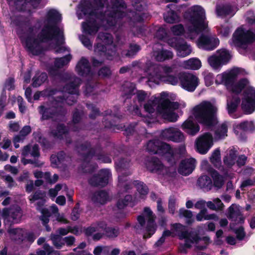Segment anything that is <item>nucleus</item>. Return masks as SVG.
<instances>
[{"label": "nucleus", "mask_w": 255, "mask_h": 255, "mask_svg": "<svg viewBox=\"0 0 255 255\" xmlns=\"http://www.w3.org/2000/svg\"><path fill=\"white\" fill-rule=\"evenodd\" d=\"M46 195L44 192H41L40 191L36 192L34 194L31 195L29 197V199L31 203H33L34 205H37V209L39 210L41 214V220L43 222L44 225L45 226L46 229L47 231H50V228L48 227L46 224L49 222L48 218L51 216L50 211L53 214H56L57 216V220L60 222H62L64 223H67V222L66 219H64L63 217H60L59 215L58 214V209L57 207L53 205L50 208V211L48 209L42 208V206L44 205L45 202V198Z\"/></svg>", "instance_id": "9d476101"}, {"label": "nucleus", "mask_w": 255, "mask_h": 255, "mask_svg": "<svg viewBox=\"0 0 255 255\" xmlns=\"http://www.w3.org/2000/svg\"><path fill=\"white\" fill-rule=\"evenodd\" d=\"M175 72L174 65L160 66L148 62L145 67L147 82L150 87H154L161 82L175 85L180 81L181 87L189 92L195 91L199 83L198 77L190 73H180L178 77L171 75Z\"/></svg>", "instance_id": "7ed1b4c3"}, {"label": "nucleus", "mask_w": 255, "mask_h": 255, "mask_svg": "<svg viewBox=\"0 0 255 255\" xmlns=\"http://www.w3.org/2000/svg\"><path fill=\"white\" fill-rule=\"evenodd\" d=\"M105 230L106 235L110 238H115L118 236L119 232L118 229L112 228H106V225L104 222L98 224L96 226H91L86 230V234L90 235L96 231H101Z\"/></svg>", "instance_id": "5701e85b"}, {"label": "nucleus", "mask_w": 255, "mask_h": 255, "mask_svg": "<svg viewBox=\"0 0 255 255\" xmlns=\"http://www.w3.org/2000/svg\"><path fill=\"white\" fill-rule=\"evenodd\" d=\"M152 56L157 61L162 62L166 60L172 58V52L164 49L159 44H155L153 47Z\"/></svg>", "instance_id": "4be33fe9"}, {"label": "nucleus", "mask_w": 255, "mask_h": 255, "mask_svg": "<svg viewBox=\"0 0 255 255\" xmlns=\"http://www.w3.org/2000/svg\"><path fill=\"white\" fill-rule=\"evenodd\" d=\"M175 99V95L167 92L152 97L144 105V109L149 114L153 113L155 109L157 112L164 119L171 122H176L178 118L175 110L183 109L186 104L184 102H172Z\"/></svg>", "instance_id": "0eeeda50"}, {"label": "nucleus", "mask_w": 255, "mask_h": 255, "mask_svg": "<svg viewBox=\"0 0 255 255\" xmlns=\"http://www.w3.org/2000/svg\"><path fill=\"white\" fill-rule=\"evenodd\" d=\"M198 184L202 188H210L212 186V180L208 176L203 175L198 179Z\"/></svg>", "instance_id": "37998d69"}, {"label": "nucleus", "mask_w": 255, "mask_h": 255, "mask_svg": "<svg viewBox=\"0 0 255 255\" xmlns=\"http://www.w3.org/2000/svg\"><path fill=\"white\" fill-rule=\"evenodd\" d=\"M116 50L112 35L108 33H99L97 44L94 47L95 54L97 56L106 57L107 59H112L110 57L116 54Z\"/></svg>", "instance_id": "9b49d317"}, {"label": "nucleus", "mask_w": 255, "mask_h": 255, "mask_svg": "<svg viewBox=\"0 0 255 255\" xmlns=\"http://www.w3.org/2000/svg\"><path fill=\"white\" fill-rule=\"evenodd\" d=\"M47 76L46 73H37L33 78V86L37 87L40 86L47 80Z\"/></svg>", "instance_id": "a19ab883"}, {"label": "nucleus", "mask_w": 255, "mask_h": 255, "mask_svg": "<svg viewBox=\"0 0 255 255\" xmlns=\"http://www.w3.org/2000/svg\"><path fill=\"white\" fill-rule=\"evenodd\" d=\"M218 33L222 36L226 37L229 35L230 32V29L227 23L221 25L218 27Z\"/></svg>", "instance_id": "5fc2aeb1"}, {"label": "nucleus", "mask_w": 255, "mask_h": 255, "mask_svg": "<svg viewBox=\"0 0 255 255\" xmlns=\"http://www.w3.org/2000/svg\"><path fill=\"white\" fill-rule=\"evenodd\" d=\"M66 129L61 124L59 125L56 128V130H52V133L54 136L57 138H63V135H66Z\"/></svg>", "instance_id": "3c124183"}, {"label": "nucleus", "mask_w": 255, "mask_h": 255, "mask_svg": "<svg viewBox=\"0 0 255 255\" xmlns=\"http://www.w3.org/2000/svg\"><path fill=\"white\" fill-rule=\"evenodd\" d=\"M110 248L108 247L98 246L94 251L95 255H108Z\"/></svg>", "instance_id": "864d4df0"}, {"label": "nucleus", "mask_w": 255, "mask_h": 255, "mask_svg": "<svg viewBox=\"0 0 255 255\" xmlns=\"http://www.w3.org/2000/svg\"><path fill=\"white\" fill-rule=\"evenodd\" d=\"M51 240L54 246L58 249H60L65 245L64 238L59 235H51Z\"/></svg>", "instance_id": "de8ad7c7"}, {"label": "nucleus", "mask_w": 255, "mask_h": 255, "mask_svg": "<svg viewBox=\"0 0 255 255\" xmlns=\"http://www.w3.org/2000/svg\"><path fill=\"white\" fill-rule=\"evenodd\" d=\"M43 248L46 251L47 255H60L59 251L53 250L48 244H44Z\"/></svg>", "instance_id": "e2e57ef3"}, {"label": "nucleus", "mask_w": 255, "mask_h": 255, "mask_svg": "<svg viewBox=\"0 0 255 255\" xmlns=\"http://www.w3.org/2000/svg\"><path fill=\"white\" fill-rule=\"evenodd\" d=\"M146 149L150 152L164 156L167 158L174 157L176 153V151L168 144L158 140L149 141L147 144Z\"/></svg>", "instance_id": "ddd939ff"}, {"label": "nucleus", "mask_w": 255, "mask_h": 255, "mask_svg": "<svg viewBox=\"0 0 255 255\" xmlns=\"http://www.w3.org/2000/svg\"><path fill=\"white\" fill-rule=\"evenodd\" d=\"M92 199L95 203L104 204L109 200V196L106 192L101 191L95 193L92 196Z\"/></svg>", "instance_id": "c9c22d12"}, {"label": "nucleus", "mask_w": 255, "mask_h": 255, "mask_svg": "<svg viewBox=\"0 0 255 255\" xmlns=\"http://www.w3.org/2000/svg\"><path fill=\"white\" fill-rule=\"evenodd\" d=\"M29 155L34 158L39 157L40 154L37 145L34 144L32 147L29 145L24 146L21 150V161L24 165L30 163L34 164L35 167H40L43 165V163L37 159L26 158Z\"/></svg>", "instance_id": "2eb2a0df"}, {"label": "nucleus", "mask_w": 255, "mask_h": 255, "mask_svg": "<svg viewBox=\"0 0 255 255\" xmlns=\"http://www.w3.org/2000/svg\"><path fill=\"white\" fill-rule=\"evenodd\" d=\"M61 20V15L58 11L55 9L48 10L43 21L44 27L40 33L38 34L37 28L29 23L12 18L11 24L12 26L17 27L16 32L22 44L33 55H38L42 52V42H50L55 51L61 53L67 48L62 46L64 43L63 29L57 26Z\"/></svg>", "instance_id": "f257e3e1"}, {"label": "nucleus", "mask_w": 255, "mask_h": 255, "mask_svg": "<svg viewBox=\"0 0 255 255\" xmlns=\"http://www.w3.org/2000/svg\"><path fill=\"white\" fill-rule=\"evenodd\" d=\"M171 234L172 232L168 230L165 231L162 234V236L155 243V245L157 246H159L162 245V243L164 242L165 237L171 236Z\"/></svg>", "instance_id": "0e129e2a"}, {"label": "nucleus", "mask_w": 255, "mask_h": 255, "mask_svg": "<svg viewBox=\"0 0 255 255\" xmlns=\"http://www.w3.org/2000/svg\"><path fill=\"white\" fill-rule=\"evenodd\" d=\"M31 131V127L29 126H25L23 127L21 130L20 131L19 136L23 138V140L25 138V137Z\"/></svg>", "instance_id": "680f3d73"}, {"label": "nucleus", "mask_w": 255, "mask_h": 255, "mask_svg": "<svg viewBox=\"0 0 255 255\" xmlns=\"http://www.w3.org/2000/svg\"><path fill=\"white\" fill-rule=\"evenodd\" d=\"M80 39L83 44L85 47H86L88 49H90L92 48V43L89 38H88L85 36L82 35L80 37Z\"/></svg>", "instance_id": "338daca9"}, {"label": "nucleus", "mask_w": 255, "mask_h": 255, "mask_svg": "<svg viewBox=\"0 0 255 255\" xmlns=\"http://www.w3.org/2000/svg\"><path fill=\"white\" fill-rule=\"evenodd\" d=\"M39 112L42 115V118L43 120H47L49 118H53L56 113H55L56 108L51 107L48 108L46 106H41L39 108Z\"/></svg>", "instance_id": "f704fd0d"}, {"label": "nucleus", "mask_w": 255, "mask_h": 255, "mask_svg": "<svg viewBox=\"0 0 255 255\" xmlns=\"http://www.w3.org/2000/svg\"><path fill=\"white\" fill-rule=\"evenodd\" d=\"M5 224L18 223L22 216V212L19 207L4 209L2 212Z\"/></svg>", "instance_id": "6ab92c4d"}, {"label": "nucleus", "mask_w": 255, "mask_h": 255, "mask_svg": "<svg viewBox=\"0 0 255 255\" xmlns=\"http://www.w3.org/2000/svg\"><path fill=\"white\" fill-rule=\"evenodd\" d=\"M206 205L210 209L214 211H221L224 208V204L219 198H215L212 201H208Z\"/></svg>", "instance_id": "58836bf2"}, {"label": "nucleus", "mask_w": 255, "mask_h": 255, "mask_svg": "<svg viewBox=\"0 0 255 255\" xmlns=\"http://www.w3.org/2000/svg\"><path fill=\"white\" fill-rule=\"evenodd\" d=\"M34 177L37 178H44L46 180V179L49 178V173L48 172L43 173L42 172L36 170L33 172Z\"/></svg>", "instance_id": "69168bd1"}, {"label": "nucleus", "mask_w": 255, "mask_h": 255, "mask_svg": "<svg viewBox=\"0 0 255 255\" xmlns=\"http://www.w3.org/2000/svg\"><path fill=\"white\" fill-rule=\"evenodd\" d=\"M196 219L198 221H202L203 220H213L217 221L218 218L215 214H207V210L204 209L196 215Z\"/></svg>", "instance_id": "e433bc0d"}, {"label": "nucleus", "mask_w": 255, "mask_h": 255, "mask_svg": "<svg viewBox=\"0 0 255 255\" xmlns=\"http://www.w3.org/2000/svg\"><path fill=\"white\" fill-rule=\"evenodd\" d=\"M64 158V153L63 152H60L57 155H52L50 158L52 166L54 167L59 166Z\"/></svg>", "instance_id": "49530a36"}, {"label": "nucleus", "mask_w": 255, "mask_h": 255, "mask_svg": "<svg viewBox=\"0 0 255 255\" xmlns=\"http://www.w3.org/2000/svg\"><path fill=\"white\" fill-rule=\"evenodd\" d=\"M217 107L214 103L203 101L191 110V116L182 125L183 130L191 135H195L200 130V126L193 121V118L200 124L207 127L217 123Z\"/></svg>", "instance_id": "423d86ee"}, {"label": "nucleus", "mask_w": 255, "mask_h": 255, "mask_svg": "<svg viewBox=\"0 0 255 255\" xmlns=\"http://www.w3.org/2000/svg\"><path fill=\"white\" fill-rule=\"evenodd\" d=\"M80 83V79L75 78L72 81V83L66 85L64 87L63 92L67 93L68 95L65 99L66 102L68 105H72L76 101L78 96L77 87Z\"/></svg>", "instance_id": "aec40b11"}, {"label": "nucleus", "mask_w": 255, "mask_h": 255, "mask_svg": "<svg viewBox=\"0 0 255 255\" xmlns=\"http://www.w3.org/2000/svg\"><path fill=\"white\" fill-rule=\"evenodd\" d=\"M107 0H93L91 7H79L77 14L79 19L85 18L82 23L83 30L89 34L96 33L100 27L114 29L120 26V20L124 17L129 23L142 20L137 12H127L126 5L122 0H111L112 6H105ZM130 24H131L130 23Z\"/></svg>", "instance_id": "f03ea898"}, {"label": "nucleus", "mask_w": 255, "mask_h": 255, "mask_svg": "<svg viewBox=\"0 0 255 255\" xmlns=\"http://www.w3.org/2000/svg\"><path fill=\"white\" fill-rule=\"evenodd\" d=\"M135 186L137 192L134 197V202H138L141 200H144L148 193V188L147 186L143 182L139 181H135Z\"/></svg>", "instance_id": "cd10ccee"}, {"label": "nucleus", "mask_w": 255, "mask_h": 255, "mask_svg": "<svg viewBox=\"0 0 255 255\" xmlns=\"http://www.w3.org/2000/svg\"><path fill=\"white\" fill-rule=\"evenodd\" d=\"M176 200L174 196H171L169 199L168 209L169 212L173 214L175 211V205Z\"/></svg>", "instance_id": "052dcab7"}, {"label": "nucleus", "mask_w": 255, "mask_h": 255, "mask_svg": "<svg viewBox=\"0 0 255 255\" xmlns=\"http://www.w3.org/2000/svg\"><path fill=\"white\" fill-rule=\"evenodd\" d=\"M228 217L238 223H242L244 221L240 207L237 205L233 204L229 207Z\"/></svg>", "instance_id": "c85d7f7f"}, {"label": "nucleus", "mask_w": 255, "mask_h": 255, "mask_svg": "<svg viewBox=\"0 0 255 255\" xmlns=\"http://www.w3.org/2000/svg\"><path fill=\"white\" fill-rule=\"evenodd\" d=\"M167 43L175 49L177 55L179 57H185L192 52V49L190 45L183 39L172 37L167 40Z\"/></svg>", "instance_id": "dca6fc26"}, {"label": "nucleus", "mask_w": 255, "mask_h": 255, "mask_svg": "<svg viewBox=\"0 0 255 255\" xmlns=\"http://www.w3.org/2000/svg\"><path fill=\"white\" fill-rule=\"evenodd\" d=\"M8 233L10 234L11 238L15 240H22L25 233L21 229H9Z\"/></svg>", "instance_id": "c03bdc74"}, {"label": "nucleus", "mask_w": 255, "mask_h": 255, "mask_svg": "<svg viewBox=\"0 0 255 255\" xmlns=\"http://www.w3.org/2000/svg\"><path fill=\"white\" fill-rule=\"evenodd\" d=\"M232 96V99H231L229 97L227 100V107L230 114L233 113L235 111L240 103V99L237 96Z\"/></svg>", "instance_id": "ea45409f"}, {"label": "nucleus", "mask_w": 255, "mask_h": 255, "mask_svg": "<svg viewBox=\"0 0 255 255\" xmlns=\"http://www.w3.org/2000/svg\"><path fill=\"white\" fill-rule=\"evenodd\" d=\"M255 40V35L241 26L234 32L230 44L236 47L241 53L247 54L251 58L255 60V49L252 46Z\"/></svg>", "instance_id": "6e6552de"}, {"label": "nucleus", "mask_w": 255, "mask_h": 255, "mask_svg": "<svg viewBox=\"0 0 255 255\" xmlns=\"http://www.w3.org/2000/svg\"><path fill=\"white\" fill-rule=\"evenodd\" d=\"M162 136L164 139L175 142H180L184 139L183 133L174 128H170L163 130Z\"/></svg>", "instance_id": "a878e982"}, {"label": "nucleus", "mask_w": 255, "mask_h": 255, "mask_svg": "<svg viewBox=\"0 0 255 255\" xmlns=\"http://www.w3.org/2000/svg\"><path fill=\"white\" fill-rule=\"evenodd\" d=\"M71 59V56L70 54L65 57L55 59V66L57 68H60L67 65Z\"/></svg>", "instance_id": "09e8293b"}, {"label": "nucleus", "mask_w": 255, "mask_h": 255, "mask_svg": "<svg viewBox=\"0 0 255 255\" xmlns=\"http://www.w3.org/2000/svg\"><path fill=\"white\" fill-rule=\"evenodd\" d=\"M172 233H175L179 237L180 239L185 240V246L189 248L195 246L199 249H203L210 242L208 237L203 238L198 237L197 234L194 232L188 233L187 232L186 227L180 224H175L172 226Z\"/></svg>", "instance_id": "1a4fd4ad"}, {"label": "nucleus", "mask_w": 255, "mask_h": 255, "mask_svg": "<svg viewBox=\"0 0 255 255\" xmlns=\"http://www.w3.org/2000/svg\"><path fill=\"white\" fill-rule=\"evenodd\" d=\"M236 161V151L232 149L227 150L226 155L223 159L224 165L227 167L230 168L235 164Z\"/></svg>", "instance_id": "72a5a7b5"}, {"label": "nucleus", "mask_w": 255, "mask_h": 255, "mask_svg": "<svg viewBox=\"0 0 255 255\" xmlns=\"http://www.w3.org/2000/svg\"><path fill=\"white\" fill-rule=\"evenodd\" d=\"M76 70L78 73L81 76L88 74L90 72V66L88 60L82 58L78 63Z\"/></svg>", "instance_id": "473e14b6"}, {"label": "nucleus", "mask_w": 255, "mask_h": 255, "mask_svg": "<svg viewBox=\"0 0 255 255\" xmlns=\"http://www.w3.org/2000/svg\"><path fill=\"white\" fill-rule=\"evenodd\" d=\"M237 9L236 7H233L230 5L223 6H217L216 8V13L220 16H233Z\"/></svg>", "instance_id": "7c9ffc66"}, {"label": "nucleus", "mask_w": 255, "mask_h": 255, "mask_svg": "<svg viewBox=\"0 0 255 255\" xmlns=\"http://www.w3.org/2000/svg\"><path fill=\"white\" fill-rule=\"evenodd\" d=\"M173 6V4L167 5L166 11L163 16L165 21L169 23H177L180 21V17L179 14L170 9V6Z\"/></svg>", "instance_id": "c756f323"}, {"label": "nucleus", "mask_w": 255, "mask_h": 255, "mask_svg": "<svg viewBox=\"0 0 255 255\" xmlns=\"http://www.w3.org/2000/svg\"><path fill=\"white\" fill-rule=\"evenodd\" d=\"M111 174L108 169H102L98 176L93 177L89 181L94 186H105L109 182Z\"/></svg>", "instance_id": "b1692460"}, {"label": "nucleus", "mask_w": 255, "mask_h": 255, "mask_svg": "<svg viewBox=\"0 0 255 255\" xmlns=\"http://www.w3.org/2000/svg\"><path fill=\"white\" fill-rule=\"evenodd\" d=\"M212 176L213 178L215 185L217 187L221 186L223 182L222 177L219 175L216 171H213L212 173Z\"/></svg>", "instance_id": "13d9d810"}, {"label": "nucleus", "mask_w": 255, "mask_h": 255, "mask_svg": "<svg viewBox=\"0 0 255 255\" xmlns=\"http://www.w3.org/2000/svg\"><path fill=\"white\" fill-rule=\"evenodd\" d=\"M230 52L225 49L217 50L215 53L209 57L208 62L215 70L220 69L223 65L226 64L231 59Z\"/></svg>", "instance_id": "4468645a"}, {"label": "nucleus", "mask_w": 255, "mask_h": 255, "mask_svg": "<svg viewBox=\"0 0 255 255\" xmlns=\"http://www.w3.org/2000/svg\"><path fill=\"white\" fill-rule=\"evenodd\" d=\"M213 145V138L210 132H205L198 136L195 140L197 151L202 154L208 152Z\"/></svg>", "instance_id": "f3484780"}, {"label": "nucleus", "mask_w": 255, "mask_h": 255, "mask_svg": "<svg viewBox=\"0 0 255 255\" xmlns=\"http://www.w3.org/2000/svg\"><path fill=\"white\" fill-rule=\"evenodd\" d=\"M10 3L13 1L16 8L18 10H25L27 9L30 11L31 8L37 7L40 2V0H7Z\"/></svg>", "instance_id": "393cba45"}, {"label": "nucleus", "mask_w": 255, "mask_h": 255, "mask_svg": "<svg viewBox=\"0 0 255 255\" xmlns=\"http://www.w3.org/2000/svg\"><path fill=\"white\" fill-rule=\"evenodd\" d=\"M166 32L165 29L163 27H160L157 29V31L155 34V36L157 38L160 40H164L167 42V40L169 38H166Z\"/></svg>", "instance_id": "4d7b16f0"}, {"label": "nucleus", "mask_w": 255, "mask_h": 255, "mask_svg": "<svg viewBox=\"0 0 255 255\" xmlns=\"http://www.w3.org/2000/svg\"><path fill=\"white\" fill-rule=\"evenodd\" d=\"M184 18L186 21L185 27L182 24H177L170 28L172 34L176 36H182L186 39H194L199 33L208 28L205 19V11L199 5L191 7L184 13Z\"/></svg>", "instance_id": "39448f33"}, {"label": "nucleus", "mask_w": 255, "mask_h": 255, "mask_svg": "<svg viewBox=\"0 0 255 255\" xmlns=\"http://www.w3.org/2000/svg\"><path fill=\"white\" fill-rule=\"evenodd\" d=\"M131 200V196L129 195H126L125 196L124 199L121 198L118 200L117 204V207L119 209H123Z\"/></svg>", "instance_id": "603ef678"}, {"label": "nucleus", "mask_w": 255, "mask_h": 255, "mask_svg": "<svg viewBox=\"0 0 255 255\" xmlns=\"http://www.w3.org/2000/svg\"><path fill=\"white\" fill-rule=\"evenodd\" d=\"M255 128V125L253 122H245L240 124L237 125L234 130L236 134H238L239 130L243 131H252Z\"/></svg>", "instance_id": "4c0bfd02"}, {"label": "nucleus", "mask_w": 255, "mask_h": 255, "mask_svg": "<svg viewBox=\"0 0 255 255\" xmlns=\"http://www.w3.org/2000/svg\"><path fill=\"white\" fill-rule=\"evenodd\" d=\"M218 38L215 36L201 35L197 41V45L199 48L206 50H212L219 44Z\"/></svg>", "instance_id": "412c9836"}, {"label": "nucleus", "mask_w": 255, "mask_h": 255, "mask_svg": "<svg viewBox=\"0 0 255 255\" xmlns=\"http://www.w3.org/2000/svg\"><path fill=\"white\" fill-rule=\"evenodd\" d=\"M140 49L139 46L136 44L131 45L129 50L125 54L128 57H132L139 51Z\"/></svg>", "instance_id": "bf43d9fd"}, {"label": "nucleus", "mask_w": 255, "mask_h": 255, "mask_svg": "<svg viewBox=\"0 0 255 255\" xmlns=\"http://www.w3.org/2000/svg\"><path fill=\"white\" fill-rule=\"evenodd\" d=\"M179 214L180 217H184L186 219L187 223L189 224L192 222L193 214L191 211L185 209H181L179 210Z\"/></svg>", "instance_id": "8fccbe9b"}, {"label": "nucleus", "mask_w": 255, "mask_h": 255, "mask_svg": "<svg viewBox=\"0 0 255 255\" xmlns=\"http://www.w3.org/2000/svg\"><path fill=\"white\" fill-rule=\"evenodd\" d=\"M195 163L196 161L193 158L182 160L180 164L178 172L185 176L191 174L195 168Z\"/></svg>", "instance_id": "bb28decb"}, {"label": "nucleus", "mask_w": 255, "mask_h": 255, "mask_svg": "<svg viewBox=\"0 0 255 255\" xmlns=\"http://www.w3.org/2000/svg\"><path fill=\"white\" fill-rule=\"evenodd\" d=\"M210 161L216 167H219L221 164V154L219 149H215L210 157Z\"/></svg>", "instance_id": "79ce46f5"}, {"label": "nucleus", "mask_w": 255, "mask_h": 255, "mask_svg": "<svg viewBox=\"0 0 255 255\" xmlns=\"http://www.w3.org/2000/svg\"><path fill=\"white\" fill-rule=\"evenodd\" d=\"M202 66L201 61L197 58H190L182 63V67L186 69L197 70Z\"/></svg>", "instance_id": "2f4dec72"}, {"label": "nucleus", "mask_w": 255, "mask_h": 255, "mask_svg": "<svg viewBox=\"0 0 255 255\" xmlns=\"http://www.w3.org/2000/svg\"><path fill=\"white\" fill-rule=\"evenodd\" d=\"M227 132V124L224 123L222 124L218 127V129L215 132V138L217 139H221L224 138L226 136Z\"/></svg>", "instance_id": "a18cd8bd"}, {"label": "nucleus", "mask_w": 255, "mask_h": 255, "mask_svg": "<svg viewBox=\"0 0 255 255\" xmlns=\"http://www.w3.org/2000/svg\"><path fill=\"white\" fill-rule=\"evenodd\" d=\"M241 72V69L236 68L217 75L215 82L217 84H224L233 94L240 93L245 89L242 103V108L246 114H251L255 110V88L250 85L247 79H243L235 82Z\"/></svg>", "instance_id": "20e7f679"}, {"label": "nucleus", "mask_w": 255, "mask_h": 255, "mask_svg": "<svg viewBox=\"0 0 255 255\" xmlns=\"http://www.w3.org/2000/svg\"><path fill=\"white\" fill-rule=\"evenodd\" d=\"M146 166L148 170L151 172H158L159 173H164L166 171V174L173 177L176 175V170L174 167H171L169 171H167V169L165 168L161 163V162L156 158H152L150 160L146 163Z\"/></svg>", "instance_id": "a211bd4d"}, {"label": "nucleus", "mask_w": 255, "mask_h": 255, "mask_svg": "<svg viewBox=\"0 0 255 255\" xmlns=\"http://www.w3.org/2000/svg\"><path fill=\"white\" fill-rule=\"evenodd\" d=\"M137 98L139 102H143L148 97V94L143 91H139L137 92Z\"/></svg>", "instance_id": "774afa93"}, {"label": "nucleus", "mask_w": 255, "mask_h": 255, "mask_svg": "<svg viewBox=\"0 0 255 255\" xmlns=\"http://www.w3.org/2000/svg\"><path fill=\"white\" fill-rule=\"evenodd\" d=\"M155 219V215L148 207L144 208L143 214L137 217L141 229L143 230L144 238H150L155 233L156 228Z\"/></svg>", "instance_id": "f8f14e48"}, {"label": "nucleus", "mask_w": 255, "mask_h": 255, "mask_svg": "<svg viewBox=\"0 0 255 255\" xmlns=\"http://www.w3.org/2000/svg\"><path fill=\"white\" fill-rule=\"evenodd\" d=\"M204 77V81L205 85L207 86H210L213 83V75L212 73L208 71H204L203 72Z\"/></svg>", "instance_id": "6e6d98bb"}]
</instances>
